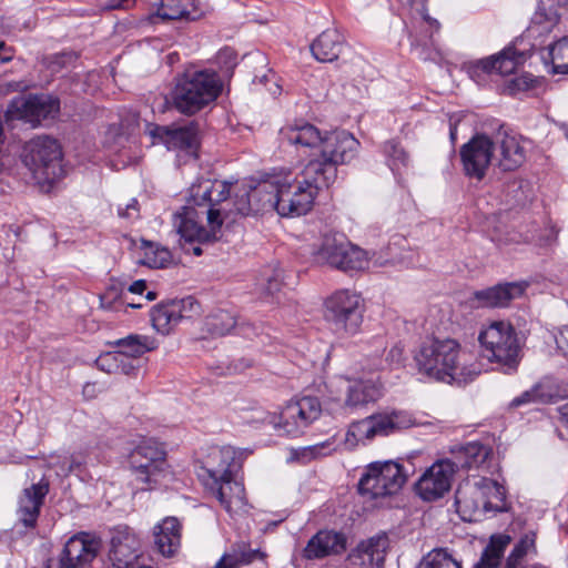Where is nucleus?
<instances>
[{
    "label": "nucleus",
    "mask_w": 568,
    "mask_h": 568,
    "mask_svg": "<svg viewBox=\"0 0 568 568\" xmlns=\"http://www.w3.org/2000/svg\"><path fill=\"white\" fill-rule=\"evenodd\" d=\"M229 181L197 179L189 189L187 205L173 215V226L180 235L184 253L200 256L203 245L217 241L223 225L221 203L231 194Z\"/></svg>",
    "instance_id": "f257e3e1"
},
{
    "label": "nucleus",
    "mask_w": 568,
    "mask_h": 568,
    "mask_svg": "<svg viewBox=\"0 0 568 568\" xmlns=\"http://www.w3.org/2000/svg\"><path fill=\"white\" fill-rule=\"evenodd\" d=\"M469 355L453 338H432L423 342L414 354L419 374L447 384H467L478 374L476 365L469 363Z\"/></svg>",
    "instance_id": "f03ea898"
},
{
    "label": "nucleus",
    "mask_w": 568,
    "mask_h": 568,
    "mask_svg": "<svg viewBox=\"0 0 568 568\" xmlns=\"http://www.w3.org/2000/svg\"><path fill=\"white\" fill-rule=\"evenodd\" d=\"M222 91L219 74L211 70H187L178 77L171 92L172 104L182 114L193 115L214 102Z\"/></svg>",
    "instance_id": "7ed1b4c3"
},
{
    "label": "nucleus",
    "mask_w": 568,
    "mask_h": 568,
    "mask_svg": "<svg viewBox=\"0 0 568 568\" xmlns=\"http://www.w3.org/2000/svg\"><path fill=\"white\" fill-rule=\"evenodd\" d=\"M358 146L359 142L345 130L327 133L320 144L318 155L306 163V175H317L323 184L332 185L337 179L338 166L349 163Z\"/></svg>",
    "instance_id": "20e7f679"
},
{
    "label": "nucleus",
    "mask_w": 568,
    "mask_h": 568,
    "mask_svg": "<svg viewBox=\"0 0 568 568\" xmlns=\"http://www.w3.org/2000/svg\"><path fill=\"white\" fill-rule=\"evenodd\" d=\"M329 186L323 184L317 175L307 176L306 165L294 178L291 174L277 175L275 211L283 217L304 215L311 211L318 191Z\"/></svg>",
    "instance_id": "39448f33"
},
{
    "label": "nucleus",
    "mask_w": 568,
    "mask_h": 568,
    "mask_svg": "<svg viewBox=\"0 0 568 568\" xmlns=\"http://www.w3.org/2000/svg\"><path fill=\"white\" fill-rule=\"evenodd\" d=\"M478 341L484 347L485 356L500 365L506 374L517 371L520 363V343L517 331L507 322H493L479 333Z\"/></svg>",
    "instance_id": "423d86ee"
},
{
    "label": "nucleus",
    "mask_w": 568,
    "mask_h": 568,
    "mask_svg": "<svg viewBox=\"0 0 568 568\" xmlns=\"http://www.w3.org/2000/svg\"><path fill=\"white\" fill-rule=\"evenodd\" d=\"M313 256L316 263L343 272L359 271L367 264L366 252L341 233L324 234Z\"/></svg>",
    "instance_id": "0eeeda50"
},
{
    "label": "nucleus",
    "mask_w": 568,
    "mask_h": 568,
    "mask_svg": "<svg viewBox=\"0 0 568 568\" xmlns=\"http://www.w3.org/2000/svg\"><path fill=\"white\" fill-rule=\"evenodd\" d=\"M129 464L141 490L155 489L168 475L165 450L153 442L138 445L129 456Z\"/></svg>",
    "instance_id": "6e6552de"
},
{
    "label": "nucleus",
    "mask_w": 568,
    "mask_h": 568,
    "mask_svg": "<svg viewBox=\"0 0 568 568\" xmlns=\"http://www.w3.org/2000/svg\"><path fill=\"white\" fill-rule=\"evenodd\" d=\"M407 480L403 465L394 460L373 462L366 466L358 481L362 495L377 499L397 494Z\"/></svg>",
    "instance_id": "1a4fd4ad"
},
{
    "label": "nucleus",
    "mask_w": 568,
    "mask_h": 568,
    "mask_svg": "<svg viewBox=\"0 0 568 568\" xmlns=\"http://www.w3.org/2000/svg\"><path fill=\"white\" fill-rule=\"evenodd\" d=\"M322 414V405L315 396H303L288 402L278 415L270 414L266 419L280 434L298 437Z\"/></svg>",
    "instance_id": "9d476101"
},
{
    "label": "nucleus",
    "mask_w": 568,
    "mask_h": 568,
    "mask_svg": "<svg viewBox=\"0 0 568 568\" xmlns=\"http://www.w3.org/2000/svg\"><path fill=\"white\" fill-rule=\"evenodd\" d=\"M324 316L334 329L354 334L363 322L361 295L351 290H338L325 301Z\"/></svg>",
    "instance_id": "9b49d317"
},
{
    "label": "nucleus",
    "mask_w": 568,
    "mask_h": 568,
    "mask_svg": "<svg viewBox=\"0 0 568 568\" xmlns=\"http://www.w3.org/2000/svg\"><path fill=\"white\" fill-rule=\"evenodd\" d=\"M62 151L57 140L49 136L32 139L24 148L23 162L34 173L48 181L63 176Z\"/></svg>",
    "instance_id": "f8f14e48"
},
{
    "label": "nucleus",
    "mask_w": 568,
    "mask_h": 568,
    "mask_svg": "<svg viewBox=\"0 0 568 568\" xmlns=\"http://www.w3.org/2000/svg\"><path fill=\"white\" fill-rule=\"evenodd\" d=\"M60 110L59 100L49 94H30L17 97L7 106L8 120H23L32 126L42 121L53 119Z\"/></svg>",
    "instance_id": "ddd939ff"
},
{
    "label": "nucleus",
    "mask_w": 568,
    "mask_h": 568,
    "mask_svg": "<svg viewBox=\"0 0 568 568\" xmlns=\"http://www.w3.org/2000/svg\"><path fill=\"white\" fill-rule=\"evenodd\" d=\"M148 132L153 139V144L162 143L168 150L196 155L200 148L201 123L197 120L171 126L148 123Z\"/></svg>",
    "instance_id": "4468645a"
},
{
    "label": "nucleus",
    "mask_w": 568,
    "mask_h": 568,
    "mask_svg": "<svg viewBox=\"0 0 568 568\" xmlns=\"http://www.w3.org/2000/svg\"><path fill=\"white\" fill-rule=\"evenodd\" d=\"M459 155L465 175L481 181L494 158V142L489 135L476 133L462 145Z\"/></svg>",
    "instance_id": "2eb2a0df"
},
{
    "label": "nucleus",
    "mask_w": 568,
    "mask_h": 568,
    "mask_svg": "<svg viewBox=\"0 0 568 568\" xmlns=\"http://www.w3.org/2000/svg\"><path fill=\"white\" fill-rule=\"evenodd\" d=\"M490 139L494 142V158L500 171L513 172L526 162V140L521 135L511 133L500 125Z\"/></svg>",
    "instance_id": "dca6fc26"
},
{
    "label": "nucleus",
    "mask_w": 568,
    "mask_h": 568,
    "mask_svg": "<svg viewBox=\"0 0 568 568\" xmlns=\"http://www.w3.org/2000/svg\"><path fill=\"white\" fill-rule=\"evenodd\" d=\"M523 62L524 54L518 52L515 47L508 45L496 54L469 62L467 72L471 79L479 82L485 74L509 75Z\"/></svg>",
    "instance_id": "f3484780"
},
{
    "label": "nucleus",
    "mask_w": 568,
    "mask_h": 568,
    "mask_svg": "<svg viewBox=\"0 0 568 568\" xmlns=\"http://www.w3.org/2000/svg\"><path fill=\"white\" fill-rule=\"evenodd\" d=\"M528 287L525 281L501 282L493 286L475 291L469 301L476 307L504 308L520 298Z\"/></svg>",
    "instance_id": "a211bd4d"
},
{
    "label": "nucleus",
    "mask_w": 568,
    "mask_h": 568,
    "mask_svg": "<svg viewBox=\"0 0 568 568\" xmlns=\"http://www.w3.org/2000/svg\"><path fill=\"white\" fill-rule=\"evenodd\" d=\"M235 455L236 453L231 446L213 448L197 473L203 485L217 487V479L226 484L230 483V476L234 475Z\"/></svg>",
    "instance_id": "6ab92c4d"
},
{
    "label": "nucleus",
    "mask_w": 568,
    "mask_h": 568,
    "mask_svg": "<svg viewBox=\"0 0 568 568\" xmlns=\"http://www.w3.org/2000/svg\"><path fill=\"white\" fill-rule=\"evenodd\" d=\"M454 474L446 459L434 463L416 483L417 494L426 501L443 497L450 489Z\"/></svg>",
    "instance_id": "aec40b11"
},
{
    "label": "nucleus",
    "mask_w": 568,
    "mask_h": 568,
    "mask_svg": "<svg viewBox=\"0 0 568 568\" xmlns=\"http://www.w3.org/2000/svg\"><path fill=\"white\" fill-rule=\"evenodd\" d=\"M347 548V537L342 531L321 529L307 541L302 550L306 560H318L329 556H338Z\"/></svg>",
    "instance_id": "412c9836"
},
{
    "label": "nucleus",
    "mask_w": 568,
    "mask_h": 568,
    "mask_svg": "<svg viewBox=\"0 0 568 568\" xmlns=\"http://www.w3.org/2000/svg\"><path fill=\"white\" fill-rule=\"evenodd\" d=\"M388 547L386 536H374L361 541L345 559L346 568H379L384 565Z\"/></svg>",
    "instance_id": "4be33fe9"
},
{
    "label": "nucleus",
    "mask_w": 568,
    "mask_h": 568,
    "mask_svg": "<svg viewBox=\"0 0 568 568\" xmlns=\"http://www.w3.org/2000/svg\"><path fill=\"white\" fill-rule=\"evenodd\" d=\"M49 491V484L40 480L26 488L19 498V507L17 510L18 523L27 529H33L37 526L40 509L43 505L44 497Z\"/></svg>",
    "instance_id": "5701e85b"
},
{
    "label": "nucleus",
    "mask_w": 568,
    "mask_h": 568,
    "mask_svg": "<svg viewBox=\"0 0 568 568\" xmlns=\"http://www.w3.org/2000/svg\"><path fill=\"white\" fill-rule=\"evenodd\" d=\"M139 556V541L134 535L130 534L128 528L118 529L111 538L109 552L113 568H135Z\"/></svg>",
    "instance_id": "b1692460"
},
{
    "label": "nucleus",
    "mask_w": 568,
    "mask_h": 568,
    "mask_svg": "<svg viewBox=\"0 0 568 568\" xmlns=\"http://www.w3.org/2000/svg\"><path fill=\"white\" fill-rule=\"evenodd\" d=\"M490 452L488 446L479 442H470L454 447L452 449V458H447L446 462L450 464L455 473L459 469L469 470L485 464Z\"/></svg>",
    "instance_id": "393cba45"
},
{
    "label": "nucleus",
    "mask_w": 568,
    "mask_h": 568,
    "mask_svg": "<svg viewBox=\"0 0 568 568\" xmlns=\"http://www.w3.org/2000/svg\"><path fill=\"white\" fill-rule=\"evenodd\" d=\"M102 549L101 537L93 531H80L73 534V568H93Z\"/></svg>",
    "instance_id": "a878e982"
},
{
    "label": "nucleus",
    "mask_w": 568,
    "mask_h": 568,
    "mask_svg": "<svg viewBox=\"0 0 568 568\" xmlns=\"http://www.w3.org/2000/svg\"><path fill=\"white\" fill-rule=\"evenodd\" d=\"M346 47L344 36L336 29L323 31L311 44L313 57L320 62H333Z\"/></svg>",
    "instance_id": "bb28decb"
},
{
    "label": "nucleus",
    "mask_w": 568,
    "mask_h": 568,
    "mask_svg": "<svg viewBox=\"0 0 568 568\" xmlns=\"http://www.w3.org/2000/svg\"><path fill=\"white\" fill-rule=\"evenodd\" d=\"M181 544V525L175 517H168L154 528V545L164 557L173 556Z\"/></svg>",
    "instance_id": "cd10ccee"
},
{
    "label": "nucleus",
    "mask_w": 568,
    "mask_h": 568,
    "mask_svg": "<svg viewBox=\"0 0 568 568\" xmlns=\"http://www.w3.org/2000/svg\"><path fill=\"white\" fill-rule=\"evenodd\" d=\"M280 135L282 141H286L288 144L306 148H320L323 139L320 130L307 122H295L286 125L281 129Z\"/></svg>",
    "instance_id": "c85d7f7f"
},
{
    "label": "nucleus",
    "mask_w": 568,
    "mask_h": 568,
    "mask_svg": "<svg viewBox=\"0 0 568 568\" xmlns=\"http://www.w3.org/2000/svg\"><path fill=\"white\" fill-rule=\"evenodd\" d=\"M246 191L252 200L255 214L275 210L277 175H268L258 183L245 185Z\"/></svg>",
    "instance_id": "c756f323"
},
{
    "label": "nucleus",
    "mask_w": 568,
    "mask_h": 568,
    "mask_svg": "<svg viewBox=\"0 0 568 568\" xmlns=\"http://www.w3.org/2000/svg\"><path fill=\"white\" fill-rule=\"evenodd\" d=\"M200 16L195 0H161L156 9L162 20H196Z\"/></svg>",
    "instance_id": "7c9ffc66"
},
{
    "label": "nucleus",
    "mask_w": 568,
    "mask_h": 568,
    "mask_svg": "<svg viewBox=\"0 0 568 568\" xmlns=\"http://www.w3.org/2000/svg\"><path fill=\"white\" fill-rule=\"evenodd\" d=\"M381 395V387L374 381H355L348 386L345 405L349 408H357L368 403L376 402Z\"/></svg>",
    "instance_id": "2f4dec72"
},
{
    "label": "nucleus",
    "mask_w": 568,
    "mask_h": 568,
    "mask_svg": "<svg viewBox=\"0 0 568 568\" xmlns=\"http://www.w3.org/2000/svg\"><path fill=\"white\" fill-rule=\"evenodd\" d=\"M264 554L260 549H252L245 542L234 544L230 552L224 554L213 568H239L256 560H263Z\"/></svg>",
    "instance_id": "473e14b6"
},
{
    "label": "nucleus",
    "mask_w": 568,
    "mask_h": 568,
    "mask_svg": "<svg viewBox=\"0 0 568 568\" xmlns=\"http://www.w3.org/2000/svg\"><path fill=\"white\" fill-rule=\"evenodd\" d=\"M110 345L115 347L120 354L136 359L158 348V344L154 338L140 334H130L125 337L111 342Z\"/></svg>",
    "instance_id": "72a5a7b5"
},
{
    "label": "nucleus",
    "mask_w": 568,
    "mask_h": 568,
    "mask_svg": "<svg viewBox=\"0 0 568 568\" xmlns=\"http://www.w3.org/2000/svg\"><path fill=\"white\" fill-rule=\"evenodd\" d=\"M374 426V435L388 436L398 430L406 429L413 425L412 417L403 412H392L390 414L371 415Z\"/></svg>",
    "instance_id": "f704fd0d"
},
{
    "label": "nucleus",
    "mask_w": 568,
    "mask_h": 568,
    "mask_svg": "<svg viewBox=\"0 0 568 568\" xmlns=\"http://www.w3.org/2000/svg\"><path fill=\"white\" fill-rule=\"evenodd\" d=\"M150 317L153 327L163 335L169 334L182 321L174 300L153 306Z\"/></svg>",
    "instance_id": "c9c22d12"
},
{
    "label": "nucleus",
    "mask_w": 568,
    "mask_h": 568,
    "mask_svg": "<svg viewBox=\"0 0 568 568\" xmlns=\"http://www.w3.org/2000/svg\"><path fill=\"white\" fill-rule=\"evenodd\" d=\"M480 496L488 499L483 501L485 511L503 513L507 511L506 489L494 479L483 477L479 481Z\"/></svg>",
    "instance_id": "e433bc0d"
},
{
    "label": "nucleus",
    "mask_w": 568,
    "mask_h": 568,
    "mask_svg": "<svg viewBox=\"0 0 568 568\" xmlns=\"http://www.w3.org/2000/svg\"><path fill=\"white\" fill-rule=\"evenodd\" d=\"M511 538L505 534L493 535L475 568H497Z\"/></svg>",
    "instance_id": "4c0bfd02"
},
{
    "label": "nucleus",
    "mask_w": 568,
    "mask_h": 568,
    "mask_svg": "<svg viewBox=\"0 0 568 568\" xmlns=\"http://www.w3.org/2000/svg\"><path fill=\"white\" fill-rule=\"evenodd\" d=\"M386 163L396 176H400L409 166L410 158L404 146L396 140H388L383 145Z\"/></svg>",
    "instance_id": "58836bf2"
},
{
    "label": "nucleus",
    "mask_w": 568,
    "mask_h": 568,
    "mask_svg": "<svg viewBox=\"0 0 568 568\" xmlns=\"http://www.w3.org/2000/svg\"><path fill=\"white\" fill-rule=\"evenodd\" d=\"M237 325L236 316L226 310H219L212 313L205 321L207 332L214 336L230 334Z\"/></svg>",
    "instance_id": "ea45409f"
},
{
    "label": "nucleus",
    "mask_w": 568,
    "mask_h": 568,
    "mask_svg": "<svg viewBox=\"0 0 568 568\" xmlns=\"http://www.w3.org/2000/svg\"><path fill=\"white\" fill-rule=\"evenodd\" d=\"M219 500L227 511L231 510L232 501L234 497L240 498L243 493V486L234 480V475L230 476V483H224L217 479V487L213 485H204Z\"/></svg>",
    "instance_id": "a19ab883"
},
{
    "label": "nucleus",
    "mask_w": 568,
    "mask_h": 568,
    "mask_svg": "<svg viewBox=\"0 0 568 568\" xmlns=\"http://www.w3.org/2000/svg\"><path fill=\"white\" fill-rule=\"evenodd\" d=\"M371 416L353 422L346 433V443L354 446L358 443L366 444L375 438L374 426Z\"/></svg>",
    "instance_id": "79ce46f5"
},
{
    "label": "nucleus",
    "mask_w": 568,
    "mask_h": 568,
    "mask_svg": "<svg viewBox=\"0 0 568 568\" xmlns=\"http://www.w3.org/2000/svg\"><path fill=\"white\" fill-rule=\"evenodd\" d=\"M143 244L144 257L141 261L143 265L151 268H163L171 262L172 255L168 248L146 241H143Z\"/></svg>",
    "instance_id": "37998d69"
},
{
    "label": "nucleus",
    "mask_w": 568,
    "mask_h": 568,
    "mask_svg": "<svg viewBox=\"0 0 568 568\" xmlns=\"http://www.w3.org/2000/svg\"><path fill=\"white\" fill-rule=\"evenodd\" d=\"M417 568H462V566L446 549L436 548L422 558Z\"/></svg>",
    "instance_id": "c03bdc74"
},
{
    "label": "nucleus",
    "mask_w": 568,
    "mask_h": 568,
    "mask_svg": "<svg viewBox=\"0 0 568 568\" xmlns=\"http://www.w3.org/2000/svg\"><path fill=\"white\" fill-rule=\"evenodd\" d=\"M552 73L568 74V36L549 47Z\"/></svg>",
    "instance_id": "a18cd8bd"
},
{
    "label": "nucleus",
    "mask_w": 568,
    "mask_h": 568,
    "mask_svg": "<svg viewBox=\"0 0 568 568\" xmlns=\"http://www.w3.org/2000/svg\"><path fill=\"white\" fill-rule=\"evenodd\" d=\"M555 397L549 392L545 390L541 384L535 385L528 390H525L519 396L515 397L510 404V408H518L531 403H552Z\"/></svg>",
    "instance_id": "49530a36"
},
{
    "label": "nucleus",
    "mask_w": 568,
    "mask_h": 568,
    "mask_svg": "<svg viewBox=\"0 0 568 568\" xmlns=\"http://www.w3.org/2000/svg\"><path fill=\"white\" fill-rule=\"evenodd\" d=\"M480 495L479 484L474 486L458 487L455 493V505L458 513H467L478 509L479 504L475 500V496Z\"/></svg>",
    "instance_id": "de8ad7c7"
},
{
    "label": "nucleus",
    "mask_w": 568,
    "mask_h": 568,
    "mask_svg": "<svg viewBox=\"0 0 568 568\" xmlns=\"http://www.w3.org/2000/svg\"><path fill=\"white\" fill-rule=\"evenodd\" d=\"M121 354L119 351L106 352L104 354L99 355L98 357H91L88 361H83L84 363H94L97 367L108 374H118L119 367V358Z\"/></svg>",
    "instance_id": "09e8293b"
},
{
    "label": "nucleus",
    "mask_w": 568,
    "mask_h": 568,
    "mask_svg": "<svg viewBox=\"0 0 568 568\" xmlns=\"http://www.w3.org/2000/svg\"><path fill=\"white\" fill-rule=\"evenodd\" d=\"M234 206L236 212L241 215L246 216L255 214L252 200L246 191L245 185H243L242 189H240V191L235 194Z\"/></svg>",
    "instance_id": "8fccbe9b"
},
{
    "label": "nucleus",
    "mask_w": 568,
    "mask_h": 568,
    "mask_svg": "<svg viewBox=\"0 0 568 568\" xmlns=\"http://www.w3.org/2000/svg\"><path fill=\"white\" fill-rule=\"evenodd\" d=\"M385 361L392 369L400 368L406 362L405 347L396 343L386 353Z\"/></svg>",
    "instance_id": "3c124183"
},
{
    "label": "nucleus",
    "mask_w": 568,
    "mask_h": 568,
    "mask_svg": "<svg viewBox=\"0 0 568 568\" xmlns=\"http://www.w3.org/2000/svg\"><path fill=\"white\" fill-rule=\"evenodd\" d=\"M174 303L178 304V308H180V316L182 320L191 318L193 315L200 313V304L192 296H187L182 300H174Z\"/></svg>",
    "instance_id": "603ef678"
},
{
    "label": "nucleus",
    "mask_w": 568,
    "mask_h": 568,
    "mask_svg": "<svg viewBox=\"0 0 568 568\" xmlns=\"http://www.w3.org/2000/svg\"><path fill=\"white\" fill-rule=\"evenodd\" d=\"M118 215L121 219L135 221L140 217V204L139 201L133 197L123 207L119 206Z\"/></svg>",
    "instance_id": "864d4df0"
},
{
    "label": "nucleus",
    "mask_w": 568,
    "mask_h": 568,
    "mask_svg": "<svg viewBox=\"0 0 568 568\" xmlns=\"http://www.w3.org/2000/svg\"><path fill=\"white\" fill-rule=\"evenodd\" d=\"M532 547H535V535H525L514 546L510 552H513L515 557L524 558L527 555L528 550Z\"/></svg>",
    "instance_id": "5fc2aeb1"
},
{
    "label": "nucleus",
    "mask_w": 568,
    "mask_h": 568,
    "mask_svg": "<svg viewBox=\"0 0 568 568\" xmlns=\"http://www.w3.org/2000/svg\"><path fill=\"white\" fill-rule=\"evenodd\" d=\"M135 362L136 358L121 354L119 358L118 374H123L128 376L136 375L139 366L135 364Z\"/></svg>",
    "instance_id": "6e6d98bb"
},
{
    "label": "nucleus",
    "mask_w": 568,
    "mask_h": 568,
    "mask_svg": "<svg viewBox=\"0 0 568 568\" xmlns=\"http://www.w3.org/2000/svg\"><path fill=\"white\" fill-rule=\"evenodd\" d=\"M265 281L266 283L263 286V292L265 295L274 296L281 291L282 278L280 272H273V274L267 276Z\"/></svg>",
    "instance_id": "4d7b16f0"
},
{
    "label": "nucleus",
    "mask_w": 568,
    "mask_h": 568,
    "mask_svg": "<svg viewBox=\"0 0 568 568\" xmlns=\"http://www.w3.org/2000/svg\"><path fill=\"white\" fill-rule=\"evenodd\" d=\"M70 545L71 538L65 540L61 557L58 562L54 564L53 560L50 559L48 560L45 568H71V555L69 550Z\"/></svg>",
    "instance_id": "13d9d810"
},
{
    "label": "nucleus",
    "mask_w": 568,
    "mask_h": 568,
    "mask_svg": "<svg viewBox=\"0 0 568 568\" xmlns=\"http://www.w3.org/2000/svg\"><path fill=\"white\" fill-rule=\"evenodd\" d=\"M219 62H224L226 68H233L236 61V53L230 48H224L217 53Z\"/></svg>",
    "instance_id": "bf43d9fd"
},
{
    "label": "nucleus",
    "mask_w": 568,
    "mask_h": 568,
    "mask_svg": "<svg viewBox=\"0 0 568 568\" xmlns=\"http://www.w3.org/2000/svg\"><path fill=\"white\" fill-rule=\"evenodd\" d=\"M103 387L99 386L97 383H85L82 389V395L85 399L95 398L101 392Z\"/></svg>",
    "instance_id": "052dcab7"
},
{
    "label": "nucleus",
    "mask_w": 568,
    "mask_h": 568,
    "mask_svg": "<svg viewBox=\"0 0 568 568\" xmlns=\"http://www.w3.org/2000/svg\"><path fill=\"white\" fill-rule=\"evenodd\" d=\"M13 48L7 45L3 41H0V65L10 62L13 59Z\"/></svg>",
    "instance_id": "680f3d73"
},
{
    "label": "nucleus",
    "mask_w": 568,
    "mask_h": 568,
    "mask_svg": "<svg viewBox=\"0 0 568 568\" xmlns=\"http://www.w3.org/2000/svg\"><path fill=\"white\" fill-rule=\"evenodd\" d=\"M139 120H140L139 114L135 112H132V113L128 114V118L122 119L121 125H122V128H124L126 130H133L135 126L139 125Z\"/></svg>",
    "instance_id": "e2e57ef3"
},
{
    "label": "nucleus",
    "mask_w": 568,
    "mask_h": 568,
    "mask_svg": "<svg viewBox=\"0 0 568 568\" xmlns=\"http://www.w3.org/2000/svg\"><path fill=\"white\" fill-rule=\"evenodd\" d=\"M132 6V0H109L105 4L106 9H129Z\"/></svg>",
    "instance_id": "0e129e2a"
},
{
    "label": "nucleus",
    "mask_w": 568,
    "mask_h": 568,
    "mask_svg": "<svg viewBox=\"0 0 568 568\" xmlns=\"http://www.w3.org/2000/svg\"><path fill=\"white\" fill-rule=\"evenodd\" d=\"M523 559L521 557H515L514 554L510 552L506 559V568H525V566L521 565Z\"/></svg>",
    "instance_id": "69168bd1"
},
{
    "label": "nucleus",
    "mask_w": 568,
    "mask_h": 568,
    "mask_svg": "<svg viewBox=\"0 0 568 568\" xmlns=\"http://www.w3.org/2000/svg\"><path fill=\"white\" fill-rule=\"evenodd\" d=\"M146 290V282L144 280H138L129 286V292L133 294H142Z\"/></svg>",
    "instance_id": "338daca9"
},
{
    "label": "nucleus",
    "mask_w": 568,
    "mask_h": 568,
    "mask_svg": "<svg viewBox=\"0 0 568 568\" xmlns=\"http://www.w3.org/2000/svg\"><path fill=\"white\" fill-rule=\"evenodd\" d=\"M562 423L568 427V400L558 407Z\"/></svg>",
    "instance_id": "774afa93"
}]
</instances>
